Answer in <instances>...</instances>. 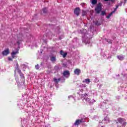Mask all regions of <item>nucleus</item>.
<instances>
[{
    "label": "nucleus",
    "instance_id": "obj_12",
    "mask_svg": "<svg viewBox=\"0 0 127 127\" xmlns=\"http://www.w3.org/2000/svg\"><path fill=\"white\" fill-rule=\"evenodd\" d=\"M51 60L52 62H55V61H56V58L54 57H52L51 58Z\"/></svg>",
    "mask_w": 127,
    "mask_h": 127
},
{
    "label": "nucleus",
    "instance_id": "obj_10",
    "mask_svg": "<svg viewBox=\"0 0 127 127\" xmlns=\"http://www.w3.org/2000/svg\"><path fill=\"white\" fill-rule=\"evenodd\" d=\"M117 58L119 59V60H123L124 59L125 57L123 56H118Z\"/></svg>",
    "mask_w": 127,
    "mask_h": 127
},
{
    "label": "nucleus",
    "instance_id": "obj_20",
    "mask_svg": "<svg viewBox=\"0 0 127 127\" xmlns=\"http://www.w3.org/2000/svg\"><path fill=\"white\" fill-rule=\"evenodd\" d=\"M105 14H106V12L105 11H102L101 12V15H105Z\"/></svg>",
    "mask_w": 127,
    "mask_h": 127
},
{
    "label": "nucleus",
    "instance_id": "obj_8",
    "mask_svg": "<svg viewBox=\"0 0 127 127\" xmlns=\"http://www.w3.org/2000/svg\"><path fill=\"white\" fill-rule=\"evenodd\" d=\"M83 83H86V84H89L91 80H90V79L89 78H86L85 80L82 81Z\"/></svg>",
    "mask_w": 127,
    "mask_h": 127
},
{
    "label": "nucleus",
    "instance_id": "obj_24",
    "mask_svg": "<svg viewBox=\"0 0 127 127\" xmlns=\"http://www.w3.org/2000/svg\"><path fill=\"white\" fill-rule=\"evenodd\" d=\"M119 7L118 5L116 6V8L115 9V11H116V10H117V8H118Z\"/></svg>",
    "mask_w": 127,
    "mask_h": 127
},
{
    "label": "nucleus",
    "instance_id": "obj_22",
    "mask_svg": "<svg viewBox=\"0 0 127 127\" xmlns=\"http://www.w3.org/2000/svg\"><path fill=\"white\" fill-rule=\"evenodd\" d=\"M21 42V40L18 41L17 42V43L18 45H19V44H20Z\"/></svg>",
    "mask_w": 127,
    "mask_h": 127
},
{
    "label": "nucleus",
    "instance_id": "obj_28",
    "mask_svg": "<svg viewBox=\"0 0 127 127\" xmlns=\"http://www.w3.org/2000/svg\"><path fill=\"white\" fill-rule=\"evenodd\" d=\"M1 58H2V57L0 56V59Z\"/></svg>",
    "mask_w": 127,
    "mask_h": 127
},
{
    "label": "nucleus",
    "instance_id": "obj_2",
    "mask_svg": "<svg viewBox=\"0 0 127 127\" xmlns=\"http://www.w3.org/2000/svg\"><path fill=\"white\" fill-rule=\"evenodd\" d=\"M8 54H9V49H6L2 52V55L3 56H6L8 55Z\"/></svg>",
    "mask_w": 127,
    "mask_h": 127
},
{
    "label": "nucleus",
    "instance_id": "obj_21",
    "mask_svg": "<svg viewBox=\"0 0 127 127\" xmlns=\"http://www.w3.org/2000/svg\"><path fill=\"white\" fill-rule=\"evenodd\" d=\"M35 68L36 69H37V70H38V69H39V65L37 64V65L35 66Z\"/></svg>",
    "mask_w": 127,
    "mask_h": 127
},
{
    "label": "nucleus",
    "instance_id": "obj_5",
    "mask_svg": "<svg viewBox=\"0 0 127 127\" xmlns=\"http://www.w3.org/2000/svg\"><path fill=\"white\" fill-rule=\"evenodd\" d=\"M84 122L83 121V119H81L80 120H77L76 121L75 123H74L75 126H79L81 123H83Z\"/></svg>",
    "mask_w": 127,
    "mask_h": 127
},
{
    "label": "nucleus",
    "instance_id": "obj_16",
    "mask_svg": "<svg viewBox=\"0 0 127 127\" xmlns=\"http://www.w3.org/2000/svg\"><path fill=\"white\" fill-rule=\"evenodd\" d=\"M43 12H44V13H45V12H47V9H46V8H44L43 9Z\"/></svg>",
    "mask_w": 127,
    "mask_h": 127
},
{
    "label": "nucleus",
    "instance_id": "obj_18",
    "mask_svg": "<svg viewBox=\"0 0 127 127\" xmlns=\"http://www.w3.org/2000/svg\"><path fill=\"white\" fill-rule=\"evenodd\" d=\"M104 121H107V122H109V117H106L104 118Z\"/></svg>",
    "mask_w": 127,
    "mask_h": 127
},
{
    "label": "nucleus",
    "instance_id": "obj_25",
    "mask_svg": "<svg viewBox=\"0 0 127 127\" xmlns=\"http://www.w3.org/2000/svg\"><path fill=\"white\" fill-rule=\"evenodd\" d=\"M82 87H86V85L85 84H82Z\"/></svg>",
    "mask_w": 127,
    "mask_h": 127
},
{
    "label": "nucleus",
    "instance_id": "obj_17",
    "mask_svg": "<svg viewBox=\"0 0 127 127\" xmlns=\"http://www.w3.org/2000/svg\"><path fill=\"white\" fill-rule=\"evenodd\" d=\"M107 42H108V43H110V44L112 43V42H113V41H112L110 39H107Z\"/></svg>",
    "mask_w": 127,
    "mask_h": 127
},
{
    "label": "nucleus",
    "instance_id": "obj_15",
    "mask_svg": "<svg viewBox=\"0 0 127 127\" xmlns=\"http://www.w3.org/2000/svg\"><path fill=\"white\" fill-rule=\"evenodd\" d=\"M54 80L55 82V83H58V82H59V81H60V79H57L56 78H54Z\"/></svg>",
    "mask_w": 127,
    "mask_h": 127
},
{
    "label": "nucleus",
    "instance_id": "obj_9",
    "mask_svg": "<svg viewBox=\"0 0 127 127\" xmlns=\"http://www.w3.org/2000/svg\"><path fill=\"white\" fill-rule=\"evenodd\" d=\"M60 54L63 56L64 58H65L67 56V53H64L63 51H61Z\"/></svg>",
    "mask_w": 127,
    "mask_h": 127
},
{
    "label": "nucleus",
    "instance_id": "obj_4",
    "mask_svg": "<svg viewBox=\"0 0 127 127\" xmlns=\"http://www.w3.org/2000/svg\"><path fill=\"white\" fill-rule=\"evenodd\" d=\"M80 11H81L80 8H76L74 11V13L78 16V15H79V14H80Z\"/></svg>",
    "mask_w": 127,
    "mask_h": 127
},
{
    "label": "nucleus",
    "instance_id": "obj_11",
    "mask_svg": "<svg viewBox=\"0 0 127 127\" xmlns=\"http://www.w3.org/2000/svg\"><path fill=\"white\" fill-rule=\"evenodd\" d=\"M115 13V11H112L111 13H110L107 16V18H109L110 17H111V16H112V15H113V13Z\"/></svg>",
    "mask_w": 127,
    "mask_h": 127
},
{
    "label": "nucleus",
    "instance_id": "obj_6",
    "mask_svg": "<svg viewBox=\"0 0 127 127\" xmlns=\"http://www.w3.org/2000/svg\"><path fill=\"white\" fill-rule=\"evenodd\" d=\"M70 75V72H69V71H65L64 72V75L65 77H68V76Z\"/></svg>",
    "mask_w": 127,
    "mask_h": 127
},
{
    "label": "nucleus",
    "instance_id": "obj_23",
    "mask_svg": "<svg viewBox=\"0 0 127 127\" xmlns=\"http://www.w3.org/2000/svg\"><path fill=\"white\" fill-rule=\"evenodd\" d=\"M8 60H9V61H12V59H11V58H10V57H8Z\"/></svg>",
    "mask_w": 127,
    "mask_h": 127
},
{
    "label": "nucleus",
    "instance_id": "obj_14",
    "mask_svg": "<svg viewBox=\"0 0 127 127\" xmlns=\"http://www.w3.org/2000/svg\"><path fill=\"white\" fill-rule=\"evenodd\" d=\"M97 1H98L97 0H92V4H96V3H97Z\"/></svg>",
    "mask_w": 127,
    "mask_h": 127
},
{
    "label": "nucleus",
    "instance_id": "obj_19",
    "mask_svg": "<svg viewBox=\"0 0 127 127\" xmlns=\"http://www.w3.org/2000/svg\"><path fill=\"white\" fill-rule=\"evenodd\" d=\"M87 14V12L85 11H82V15H86Z\"/></svg>",
    "mask_w": 127,
    "mask_h": 127
},
{
    "label": "nucleus",
    "instance_id": "obj_26",
    "mask_svg": "<svg viewBox=\"0 0 127 127\" xmlns=\"http://www.w3.org/2000/svg\"><path fill=\"white\" fill-rule=\"evenodd\" d=\"M96 25H100V24L96 23Z\"/></svg>",
    "mask_w": 127,
    "mask_h": 127
},
{
    "label": "nucleus",
    "instance_id": "obj_3",
    "mask_svg": "<svg viewBox=\"0 0 127 127\" xmlns=\"http://www.w3.org/2000/svg\"><path fill=\"white\" fill-rule=\"evenodd\" d=\"M18 54V50L16 49L15 51H13L11 53V56L12 58H15V55Z\"/></svg>",
    "mask_w": 127,
    "mask_h": 127
},
{
    "label": "nucleus",
    "instance_id": "obj_1",
    "mask_svg": "<svg viewBox=\"0 0 127 127\" xmlns=\"http://www.w3.org/2000/svg\"><path fill=\"white\" fill-rule=\"evenodd\" d=\"M101 10H102V5L101 4V3H99L96 7L95 11H96L97 13H100Z\"/></svg>",
    "mask_w": 127,
    "mask_h": 127
},
{
    "label": "nucleus",
    "instance_id": "obj_29",
    "mask_svg": "<svg viewBox=\"0 0 127 127\" xmlns=\"http://www.w3.org/2000/svg\"><path fill=\"white\" fill-rule=\"evenodd\" d=\"M89 39H90V38H88V39H87V40H89Z\"/></svg>",
    "mask_w": 127,
    "mask_h": 127
},
{
    "label": "nucleus",
    "instance_id": "obj_7",
    "mask_svg": "<svg viewBox=\"0 0 127 127\" xmlns=\"http://www.w3.org/2000/svg\"><path fill=\"white\" fill-rule=\"evenodd\" d=\"M80 73H81V70L80 69H76L74 70V73L76 75H80Z\"/></svg>",
    "mask_w": 127,
    "mask_h": 127
},
{
    "label": "nucleus",
    "instance_id": "obj_13",
    "mask_svg": "<svg viewBox=\"0 0 127 127\" xmlns=\"http://www.w3.org/2000/svg\"><path fill=\"white\" fill-rule=\"evenodd\" d=\"M86 101L87 102H89V103H93V102H95V100H94V99H93V101H91L89 98H86Z\"/></svg>",
    "mask_w": 127,
    "mask_h": 127
},
{
    "label": "nucleus",
    "instance_id": "obj_27",
    "mask_svg": "<svg viewBox=\"0 0 127 127\" xmlns=\"http://www.w3.org/2000/svg\"><path fill=\"white\" fill-rule=\"evenodd\" d=\"M85 42H87V43H89V42L87 41L86 40H85Z\"/></svg>",
    "mask_w": 127,
    "mask_h": 127
}]
</instances>
